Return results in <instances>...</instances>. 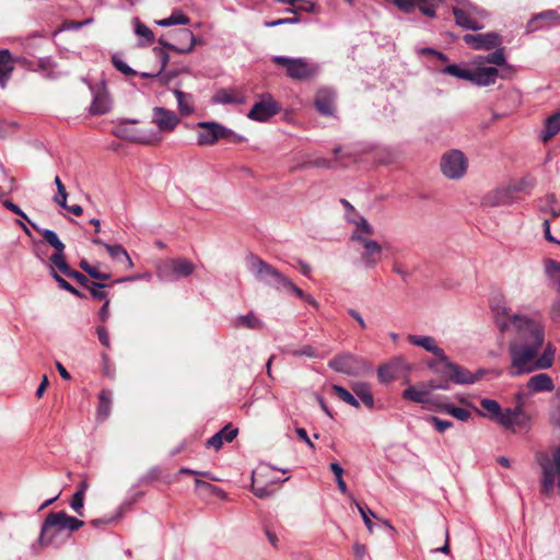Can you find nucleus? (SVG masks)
I'll return each mask as SVG.
<instances>
[{
    "mask_svg": "<svg viewBox=\"0 0 560 560\" xmlns=\"http://www.w3.org/2000/svg\"><path fill=\"white\" fill-rule=\"evenodd\" d=\"M173 93L177 101V108L182 116H189L194 113V97L190 93L174 89Z\"/></svg>",
    "mask_w": 560,
    "mask_h": 560,
    "instance_id": "nucleus-28",
    "label": "nucleus"
},
{
    "mask_svg": "<svg viewBox=\"0 0 560 560\" xmlns=\"http://www.w3.org/2000/svg\"><path fill=\"white\" fill-rule=\"evenodd\" d=\"M238 430L232 424H226L207 441V447L220 450L224 442H232L237 436Z\"/></svg>",
    "mask_w": 560,
    "mask_h": 560,
    "instance_id": "nucleus-20",
    "label": "nucleus"
},
{
    "mask_svg": "<svg viewBox=\"0 0 560 560\" xmlns=\"http://www.w3.org/2000/svg\"><path fill=\"white\" fill-rule=\"evenodd\" d=\"M213 103L215 104H243L244 97L235 95L228 89H221L213 95Z\"/></svg>",
    "mask_w": 560,
    "mask_h": 560,
    "instance_id": "nucleus-38",
    "label": "nucleus"
},
{
    "mask_svg": "<svg viewBox=\"0 0 560 560\" xmlns=\"http://www.w3.org/2000/svg\"><path fill=\"white\" fill-rule=\"evenodd\" d=\"M358 358L351 353H342L334 357L329 362L328 366L339 373L347 375L357 374Z\"/></svg>",
    "mask_w": 560,
    "mask_h": 560,
    "instance_id": "nucleus-16",
    "label": "nucleus"
},
{
    "mask_svg": "<svg viewBox=\"0 0 560 560\" xmlns=\"http://www.w3.org/2000/svg\"><path fill=\"white\" fill-rule=\"evenodd\" d=\"M452 13L455 19L456 25L464 30L479 31L483 27L478 21L471 19L465 9L453 7Z\"/></svg>",
    "mask_w": 560,
    "mask_h": 560,
    "instance_id": "nucleus-23",
    "label": "nucleus"
},
{
    "mask_svg": "<svg viewBox=\"0 0 560 560\" xmlns=\"http://www.w3.org/2000/svg\"><path fill=\"white\" fill-rule=\"evenodd\" d=\"M425 420H427V422L432 424L435 428V430L438 432H440V433H443L447 429L453 427V422L452 421L443 420V419H440L439 417H435V416H429Z\"/></svg>",
    "mask_w": 560,
    "mask_h": 560,
    "instance_id": "nucleus-53",
    "label": "nucleus"
},
{
    "mask_svg": "<svg viewBox=\"0 0 560 560\" xmlns=\"http://www.w3.org/2000/svg\"><path fill=\"white\" fill-rule=\"evenodd\" d=\"M545 273L548 280L556 288L557 292L560 294V261L553 259L545 260Z\"/></svg>",
    "mask_w": 560,
    "mask_h": 560,
    "instance_id": "nucleus-34",
    "label": "nucleus"
},
{
    "mask_svg": "<svg viewBox=\"0 0 560 560\" xmlns=\"http://www.w3.org/2000/svg\"><path fill=\"white\" fill-rule=\"evenodd\" d=\"M152 121L161 131H173L179 124L180 119L171 109L164 107H154Z\"/></svg>",
    "mask_w": 560,
    "mask_h": 560,
    "instance_id": "nucleus-14",
    "label": "nucleus"
},
{
    "mask_svg": "<svg viewBox=\"0 0 560 560\" xmlns=\"http://www.w3.org/2000/svg\"><path fill=\"white\" fill-rule=\"evenodd\" d=\"M357 506H358L359 513L364 522V525L366 526L369 532L372 533L374 524H373L371 517H376L374 512L368 505L358 504Z\"/></svg>",
    "mask_w": 560,
    "mask_h": 560,
    "instance_id": "nucleus-50",
    "label": "nucleus"
},
{
    "mask_svg": "<svg viewBox=\"0 0 560 560\" xmlns=\"http://www.w3.org/2000/svg\"><path fill=\"white\" fill-rule=\"evenodd\" d=\"M535 185H536L535 178L529 175H526V176L522 177L521 179H518L516 182H511L509 184L514 197H516V195L518 192H525V194L529 195L532 189L535 187Z\"/></svg>",
    "mask_w": 560,
    "mask_h": 560,
    "instance_id": "nucleus-36",
    "label": "nucleus"
},
{
    "mask_svg": "<svg viewBox=\"0 0 560 560\" xmlns=\"http://www.w3.org/2000/svg\"><path fill=\"white\" fill-rule=\"evenodd\" d=\"M133 22H135V33L144 39V42H141L140 45L144 46V45L152 44L155 39L153 32L145 24H143L139 20V18H135Z\"/></svg>",
    "mask_w": 560,
    "mask_h": 560,
    "instance_id": "nucleus-43",
    "label": "nucleus"
},
{
    "mask_svg": "<svg viewBox=\"0 0 560 560\" xmlns=\"http://www.w3.org/2000/svg\"><path fill=\"white\" fill-rule=\"evenodd\" d=\"M480 406L482 409H485L488 413H483L479 411L480 416L488 417L491 420L495 421L498 416L500 415L502 408L500 404L497 400L490 399V398H482L480 400Z\"/></svg>",
    "mask_w": 560,
    "mask_h": 560,
    "instance_id": "nucleus-40",
    "label": "nucleus"
},
{
    "mask_svg": "<svg viewBox=\"0 0 560 560\" xmlns=\"http://www.w3.org/2000/svg\"><path fill=\"white\" fill-rule=\"evenodd\" d=\"M537 460L542 470L541 490L548 494L553 489L556 476L560 486V445L553 451L552 458L541 455Z\"/></svg>",
    "mask_w": 560,
    "mask_h": 560,
    "instance_id": "nucleus-5",
    "label": "nucleus"
},
{
    "mask_svg": "<svg viewBox=\"0 0 560 560\" xmlns=\"http://www.w3.org/2000/svg\"><path fill=\"white\" fill-rule=\"evenodd\" d=\"M331 389L335 393V395L342 401L349 404L350 406H352L354 408L360 407V402H359L358 398L354 396V393L352 394L351 392H349L347 388H345L341 385H332Z\"/></svg>",
    "mask_w": 560,
    "mask_h": 560,
    "instance_id": "nucleus-42",
    "label": "nucleus"
},
{
    "mask_svg": "<svg viewBox=\"0 0 560 560\" xmlns=\"http://www.w3.org/2000/svg\"><path fill=\"white\" fill-rule=\"evenodd\" d=\"M526 387L530 393H549L555 389V383L550 375L539 373L527 381Z\"/></svg>",
    "mask_w": 560,
    "mask_h": 560,
    "instance_id": "nucleus-19",
    "label": "nucleus"
},
{
    "mask_svg": "<svg viewBox=\"0 0 560 560\" xmlns=\"http://www.w3.org/2000/svg\"><path fill=\"white\" fill-rule=\"evenodd\" d=\"M402 398L418 404H425L431 401L430 393L415 385H410L404 390Z\"/></svg>",
    "mask_w": 560,
    "mask_h": 560,
    "instance_id": "nucleus-35",
    "label": "nucleus"
},
{
    "mask_svg": "<svg viewBox=\"0 0 560 560\" xmlns=\"http://www.w3.org/2000/svg\"><path fill=\"white\" fill-rule=\"evenodd\" d=\"M560 131V112H556L550 115L544 125V129L540 135V139L546 142L555 137Z\"/></svg>",
    "mask_w": 560,
    "mask_h": 560,
    "instance_id": "nucleus-31",
    "label": "nucleus"
},
{
    "mask_svg": "<svg viewBox=\"0 0 560 560\" xmlns=\"http://www.w3.org/2000/svg\"><path fill=\"white\" fill-rule=\"evenodd\" d=\"M316 110L325 117H331L335 113L334 96L327 92H319L314 101Z\"/></svg>",
    "mask_w": 560,
    "mask_h": 560,
    "instance_id": "nucleus-26",
    "label": "nucleus"
},
{
    "mask_svg": "<svg viewBox=\"0 0 560 560\" xmlns=\"http://www.w3.org/2000/svg\"><path fill=\"white\" fill-rule=\"evenodd\" d=\"M280 104L270 94H266L259 102H256L249 109L247 117L254 121L265 122L279 114Z\"/></svg>",
    "mask_w": 560,
    "mask_h": 560,
    "instance_id": "nucleus-7",
    "label": "nucleus"
},
{
    "mask_svg": "<svg viewBox=\"0 0 560 560\" xmlns=\"http://www.w3.org/2000/svg\"><path fill=\"white\" fill-rule=\"evenodd\" d=\"M55 185L57 187V195L54 197L56 203L60 207H66L68 194L66 191V187L60 180L59 176L55 177Z\"/></svg>",
    "mask_w": 560,
    "mask_h": 560,
    "instance_id": "nucleus-51",
    "label": "nucleus"
},
{
    "mask_svg": "<svg viewBox=\"0 0 560 560\" xmlns=\"http://www.w3.org/2000/svg\"><path fill=\"white\" fill-rule=\"evenodd\" d=\"M281 289L289 290L290 292L294 293L301 300H304L307 295L302 289L296 287L288 277H287L285 281L283 282Z\"/></svg>",
    "mask_w": 560,
    "mask_h": 560,
    "instance_id": "nucleus-63",
    "label": "nucleus"
},
{
    "mask_svg": "<svg viewBox=\"0 0 560 560\" xmlns=\"http://www.w3.org/2000/svg\"><path fill=\"white\" fill-rule=\"evenodd\" d=\"M70 506L80 515L84 506V497L81 492H74L70 502Z\"/></svg>",
    "mask_w": 560,
    "mask_h": 560,
    "instance_id": "nucleus-64",
    "label": "nucleus"
},
{
    "mask_svg": "<svg viewBox=\"0 0 560 560\" xmlns=\"http://www.w3.org/2000/svg\"><path fill=\"white\" fill-rule=\"evenodd\" d=\"M454 364L443 351L442 355H435L428 362V368L435 374L451 378Z\"/></svg>",
    "mask_w": 560,
    "mask_h": 560,
    "instance_id": "nucleus-22",
    "label": "nucleus"
},
{
    "mask_svg": "<svg viewBox=\"0 0 560 560\" xmlns=\"http://www.w3.org/2000/svg\"><path fill=\"white\" fill-rule=\"evenodd\" d=\"M293 357H307V358H317V351L312 346H304L300 349L291 351Z\"/></svg>",
    "mask_w": 560,
    "mask_h": 560,
    "instance_id": "nucleus-62",
    "label": "nucleus"
},
{
    "mask_svg": "<svg viewBox=\"0 0 560 560\" xmlns=\"http://www.w3.org/2000/svg\"><path fill=\"white\" fill-rule=\"evenodd\" d=\"M463 40L475 50H491L502 44L501 36L495 32L485 34H465L463 36Z\"/></svg>",
    "mask_w": 560,
    "mask_h": 560,
    "instance_id": "nucleus-10",
    "label": "nucleus"
},
{
    "mask_svg": "<svg viewBox=\"0 0 560 560\" xmlns=\"http://www.w3.org/2000/svg\"><path fill=\"white\" fill-rule=\"evenodd\" d=\"M91 91L93 101L90 106V113L92 115H104L108 113L112 107V101L104 84L97 88H91Z\"/></svg>",
    "mask_w": 560,
    "mask_h": 560,
    "instance_id": "nucleus-15",
    "label": "nucleus"
},
{
    "mask_svg": "<svg viewBox=\"0 0 560 560\" xmlns=\"http://www.w3.org/2000/svg\"><path fill=\"white\" fill-rule=\"evenodd\" d=\"M402 364V360L397 359L395 361L388 362L378 366L377 376L381 382H390L398 377L399 368Z\"/></svg>",
    "mask_w": 560,
    "mask_h": 560,
    "instance_id": "nucleus-29",
    "label": "nucleus"
},
{
    "mask_svg": "<svg viewBox=\"0 0 560 560\" xmlns=\"http://www.w3.org/2000/svg\"><path fill=\"white\" fill-rule=\"evenodd\" d=\"M271 61L276 65L282 66L287 70V75L293 80H306L316 73V67L311 65L306 58H292L287 56L276 55L271 57Z\"/></svg>",
    "mask_w": 560,
    "mask_h": 560,
    "instance_id": "nucleus-4",
    "label": "nucleus"
},
{
    "mask_svg": "<svg viewBox=\"0 0 560 560\" xmlns=\"http://www.w3.org/2000/svg\"><path fill=\"white\" fill-rule=\"evenodd\" d=\"M176 35L180 39H186L187 46L172 44V43L167 42L166 39H164L163 37H160L158 39V43L162 46V49L165 48V49L178 52V54L191 52L197 44V39H196V36L194 35V33L188 28H182L176 32Z\"/></svg>",
    "mask_w": 560,
    "mask_h": 560,
    "instance_id": "nucleus-13",
    "label": "nucleus"
},
{
    "mask_svg": "<svg viewBox=\"0 0 560 560\" xmlns=\"http://www.w3.org/2000/svg\"><path fill=\"white\" fill-rule=\"evenodd\" d=\"M301 1L306 3V5L296 7V8H287V9H284V12L292 13V14H295V15L299 12H307V13L315 12L316 4H315L314 1H312V0H301Z\"/></svg>",
    "mask_w": 560,
    "mask_h": 560,
    "instance_id": "nucleus-56",
    "label": "nucleus"
},
{
    "mask_svg": "<svg viewBox=\"0 0 560 560\" xmlns=\"http://www.w3.org/2000/svg\"><path fill=\"white\" fill-rule=\"evenodd\" d=\"M349 221L354 223V225H355L354 232H357L358 234L372 235L374 233L373 226L362 215H358V219H349Z\"/></svg>",
    "mask_w": 560,
    "mask_h": 560,
    "instance_id": "nucleus-48",
    "label": "nucleus"
},
{
    "mask_svg": "<svg viewBox=\"0 0 560 560\" xmlns=\"http://www.w3.org/2000/svg\"><path fill=\"white\" fill-rule=\"evenodd\" d=\"M252 491L259 499H266L273 494V490L270 486H259L255 479L252 482Z\"/></svg>",
    "mask_w": 560,
    "mask_h": 560,
    "instance_id": "nucleus-54",
    "label": "nucleus"
},
{
    "mask_svg": "<svg viewBox=\"0 0 560 560\" xmlns=\"http://www.w3.org/2000/svg\"><path fill=\"white\" fill-rule=\"evenodd\" d=\"M222 140H225L229 143H242V142H245L247 139L244 136L238 135L235 131H233L232 129L224 126V132H223Z\"/></svg>",
    "mask_w": 560,
    "mask_h": 560,
    "instance_id": "nucleus-58",
    "label": "nucleus"
},
{
    "mask_svg": "<svg viewBox=\"0 0 560 560\" xmlns=\"http://www.w3.org/2000/svg\"><path fill=\"white\" fill-rule=\"evenodd\" d=\"M498 74L499 70L495 67H478L475 70H470L468 81L478 86H489L495 83Z\"/></svg>",
    "mask_w": 560,
    "mask_h": 560,
    "instance_id": "nucleus-18",
    "label": "nucleus"
},
{
    "mask_svg": "<svg viewBox=\"0 0 560 560\" xmlns=\"http://www.w3.org/2000/svg\"><path fill=\"white\" fill-rule=\"evenodd\" d=\"M246 262L249 271L255 276L257 281L272 287L276 290H281L287 277L277 268L254 254L247 256Z\"/></svg>",
    "mask_w": 560,
    "mask_h": 560,
    "instance_id": "nucleus-3",
    "label": "nucleus"
},
{
    "mask_svg": "<svg viewBox=\"0 0 560 560\" xmlns=\"http://www.w3.org/2000/svg\"><path fill=\"white\" fill-rule=\"evenodd\" d=\"M14 70L13 58L8 49H0V86L4 89Z\"/></svg>",
    "mask_w": 560,
    "mask_h": 560,
    "instance_id": "nucleus-25",
    "label": "nucleus"
},
{
    "mask_svg": "<svg viewBox=\"0 0 560 560\" xmlns=\"http://www.w3.org/2000/svg\"><path fill=\"white\" fill-rule=\"evenodd\" d=\"M517 428L529 429L530 428V417L529 416H513L512 432H516Z\"/></svg>",
    "mask_w": 560,
    "mask_h": 560,
    "instance_id": "nucleus-61",
    "label": "nucleus"
},
{
    "mask_svg": "<svg viewBox=\"0 0 560 560\" xmlns=\"http://www.w3.org/2000/svg\"><path fill=\"white\" fill-rule=\"evenodd\" d=\"M2 205L5 209H8L9 211L13 212L14 214L21 217L23 220H25L30 225H31V222H33L27 217V214L13 201L7 199V200L2 201Z\"/></svg>",
    "mask_w": 560,
    "mask_h": 560,
    "instance_id": "nucleus-55",
    "label": "nucleus"
},
{
    "mask_svg": "<svg viewBox=\"0 0 560 560\" xmlns=\"http://www.w3.org/2000/svg\"><path fill=\"white\" fill-rule=\"evenodd\" d=\"M560 25V14L556 10H545L536 13L526 24V31L533 33L542 28Z\"/></svg>",
    "mask_w": 560,
    "mask_h": 560,
    "instance_id": "nucleus-11",
    "label": "nucleus"
},
{
    "mask_svg": "<svg viewBox=\"0 0 560 560\" xmlns=\"http://www.w3.org/2000/svg\"><path fill=\"white\" fill-rule=\"evenodd\" d=\"M434 406L438 411L451 415L464 422L471 417V413L468 409L459 408L452 402H434Z\"/></svg>",
    "mask_w": 560,
    "mask_h": 560,
    "instance_id": "nucleus-30",
    "label": "nucleus"
},
{
    "mask_svg": "<svg viewBox=\"0 0 560 560\" xmlns=\"http://www.w3.org/2000/svg\"><path fill=\"white\" fill-rule=\"evenodd\" d=\"M443 73L455 77L457 79L468 81L470 78V70L466 68H462L456 63L447 65L443 70Z\"/></svg>",
    "mask_w": 560,
    "mask_h": 560,
    "instance_id": "nucleus-45",
    "label": "nucleus"
},
{
    "mask_svg": "<svg viewBox=\"0 0 560 560\" xmlns=\"http://www.w3.org/2000/svg\"><path fill=\"white\" fill-rule=\"evenodd\" d=\"M232 326L236 329L247 328L250 330H261L265 327V323L253 311H250L245 315L234 317Z\"/></svg>",
    "mask_w": 560,
    "mask_h": 560,
    "instance_id": "nucleus-21",
    "label": "nucleus"
},
{
    "mask_svg": "<svg viewBox=\"0 0 560 560\" xmlns=\"http://www.w3.org/2000/svg\"><path fill=\"white\" fill-rule=\"evenodd\" d=\"M106 288L105 283L102 282H92L91 285L88 288L90 291L92 298L97 301H105L107 299V294L102 289Z\"/></svg>",
    "mask_w": 560,
    "mask_h": 560,
    "instance_id": "nucleus-52",
    "label": "nucleus"
},
{
    "mask_svg": "<svg viewBox=\"0 0 560 560\" xmlns=\"http://www.w3.org/2000/svg\"><path fill=\"white\" fill-rule=\"evenodd\" d=\"M351 389L365 407L372 409L374 407V396L371 386L366 382H357L351 385Z\"/></svg>",
    "mask_w": 560,
    "mask_h": 560,
    "instance_id": "nucleus-27",
    "label": "nucleus"
},
{
    "mask_svg": "<svg viewBox=\"0 0 560 560\" xmlns=\"http://www.w3.org/2000/svg\"><path fill=\"white\" fill-rule=\"evenodd\" d=\"M196 126L201 129L197 133V144L199 147L213 145L223 139L224 125L218 121H198Z\"/></svg>",
    "mask_w": 560,
    "mask_h": 560,
    "instance_id": "nucleus-9",
    "label": "nucleus"
},
{
    "mask_svg": "<svg viewBox=\"0 0 560 560\" xmlns=\"http://www.w3.org/2000/svg\"><path fill=\"white\" fill-rule=\"evenodd\" d=\"M329 467H330V470L332 471V474L335 475L336 483H337L339 491L342 494L348 493L347 483L345 482V480L342 478L343 469L340 466V464L335 462V463H331Z\"/></svg>",
    "mask_w": 560,
    "mask_h": 560,
    "instance_id": "nucleus-46",
    "label": "nucleus"
},
{
    "mask_svg": "<svg viewBox=\"0 0 560 560\" xmlns=\"http://www.w3.org/2000/svg\"><path fill=\"white\" fill-rule=\"evenodd\" d=\"M91 241L95 245L103 246L114 259L120 260L121 258L127 257V250L119 244L110 245L100 237H93Z\"/></svg>",
    "mask_w": 560,
    "mask_h": 560,
    "instance_id": "nucleus-39",
    "label": "nucleus"
},
{
    "mask_svg": "<svg viewBox=\"0 0 560 560\" xmlns=\"http://www.w3.org/2000/svg\"><path fill=\"white\" fill-rule=\"evenodd\" d=\"M467 167V158L459 150H451L444 153L441 159V171L448 179H459L464 177Z\"/></svg>",
    "mask_w": 560,
    "mask_h": 560,
    "instance_id": "nucleus-6",
    "label": "nucleus"
},
{
    "mask_svg": "<svg viewBox=\"0 0 560 560\" xmlns=\"http://www.w3.org/2000/svg\"><path fill=\"white\" fill-rule=\"evenodd\" d=\"M171 269L172 272L177 277L185 278L194 272L195 267L191 261L187 259L177 258L171 261Z\"/></svg>",
    "mask_w": 560,
    "mask_h": 560,
    "instance_id": "nucleus-37",
    "label": "nucleus"
},
{
    "mask_svg": "<svg viewBox=\"0 0 560 560\" xmlns=\"http://www.w3.org/2000/svg\"><path fill=\"white\" fill-rule=\"evenodd\" d=\"M501 331L512 328L513 337L509 342L511 370L516 377L538 370H547L555 361V349L550 343L545 348L546 329L542 322L527 315L513 314L510 323L497 319Z\"/></svg>",
    "mask_w": 560,
    "mask_h": 560,
    "instance_id": "nucleus-1",
    "label": "nucleus"
},
{
    "mask_svg": "<svg viewBox=\"0 0 560 560\" xmlns=\"http://www.w3.org/2000/svg\"><path fill=\"white\" fill-rule=\"evenodd\" d=\"M408 341L413 346L423 348L434 357L443 354V349L436 345L434 338L431 336L409 335Z\"/></svg>",
    "mask_w": 560,
    "mask_h": 560,
    "instance_id": "nucleus-24",
    "label": "nucleus"
},
{
    "mask_svg": "<svg viewBox=\"0 0 560 560\" xmlns=\"http://www.w3.org/2000/svg\"><path fill=\"white\" fill-rule=\"evenodd\" d=\"M189 21V18L182 11H174L168 18L156 21V24L162 27H168L173 25H186Z\"/></svg>",
    "mask_w": 560,
    "mask_h": 560,
    "instance_id": "nucleus-41",
    "label": "nucleus"
},
{
    "mask_svg": "<svg viewBox=\"0 0 560 560\" xmlns=\"http://www.w3.org/2000/svg\"><path fill=\"white\" fill-rule=\"evenodd\" d=\"M486 374V370L478 369L475 373L468 369L454 364L450 381L458 385H470L481 380Z\"/></svg>",
    "mask_w": 560,
    "mask_h": 560,
    "instance_id": "nucleus-17",
    "label": "nucleus"
},
{
    "mask_svg": "<svg viewBox=\"0 0 560 560\" xmlns=\"http://www.w3.org/2000/svg\"><path fill=\"white\" fill-rule=\"evenodd\" d=\"M495 422H498L500 425L504 427L505 429H509V430L512 431V429H513V413L510 412L508 409L501 410V412L498 416Z\"/></svg>",
    "mask_w": 560,
    "mask_h": 560,
    "instance_id": "nucleus-57",
    "label": "nucleus"
},
{
    "mask_svg": "<svg viewBox=\"0 0 560 560\" xmlns=\"http://www.w3.org/2000/svg\"><path fill=\"white\" fill-rule=\"evenodd\" d=\"M516 201L509 185L489 191L482 198V205L487 207H500L512 205Z\"/></svg>",
    "mask_w": 560,
    "mask_h": 560,
    "instance_id": "nucleus-12",
    "label": "nucleus"
},
{
    "mask_svg": "<svg viewBox=\"0 0 560 560\" xmlns=\"http://www.w3.org/2000/svg\"><path fill=\"white\" fill-rule=\"evenodd\" d=\"M540 210L546 213H550L552 217L560 215V206L553 194H548L540 203Z\"/></svg>",
    "mask_w": 560,
    "mask_h": 560,
    "instance_id": "nucleus-44",
    "label": "nucleus"
},
{
    "mask_svg": "<svg viewBox=\"0 0 560 560\" xmlns=\"http://www.w3.org/2000/svg\"><path fill=\"white\" fill-rule=\"evenodd\" d=\"M112 63L113 66L119 71L121 72L122 74L127 75V77H130V75H136L137 74V71L133 70L130 66H128L124 60L122 58L120 57L119 54H114L112 56Z\"/></svg>",
    "mask_w": 560,
    "mask_h": 560,
    "instance_id": "nucleus-47",
    "label": "nucleus"
},
{
    "mask_svg": "<svg viewBox=\"0 0 560 560\" xmlns=\"http://www.w3.org/2000/svg\"><path fill=\"white\" fill-rule=\"evenodd\" d=\"M31 228L35 230L37 233L42 234L44 240L55 249V250H65L66 246L60 241L58 234L49 229H43L35 222H31Z\"/></svg>",
    "mask_w": 560,
    "mask_h": 560,
    "instance_id": "nucleus-32",
    "label": "nucleus"
},
{
    "mask_svg": "<svg viewBox=\"0 0 560 560\" xmlns=\"http://www.w3.org/2000/svg\"><path fill=\"white\" fill-rule=\"evenodd\" d=\"M84 525V522L68 515L65 511L59 512H50L44 523L42 524L40 534H39V544L48 546L52 545L55 538L62 532L69 530L73 533L81 528Z\"/></svg>",
    "mask_w": 560,
    "mask_h": 560,
    "instance_id": "nucleus-2",
    "label": "nucleus"
},
{
    "mask_svg": "<svg viewBox=\"0 0 560 560\" xmlns=\"http://www.w3.org/2000/svg\"><path fill=\"white\" fill-rule=\"evenodd\" d=\"M49 273L52 277V279L58 283L60 289L69 293L71 292L73 285L70 284L66 279H63L52 267H50Z\"/></svg>",
    "mask_w": 560,
    "mask_h": 560,
    "instance_id": "nucleus-60",
    "label": "nucleus"
},
{
    "mask_svg": "<svg viewBox=\"0 0 560 560\" xmlns=\"http://www.w3.org/2000/svg\"><path fill=\"white\" fill-rule=\"evenodd\" d=\"M351 241L362 245V261L366 268H374L382 259V246L374 240L368 238L357 232L351 235Z\"/></svg>",
    "mask_w": 560,
    "mask_h": 560,
    "instance_id": "nucleus-8",
    "label": "nucleus"
},
{
    "mask_svg": "<svg viewBox=\"0 0 560 560\" xmlns=\"http://www.w3.org/2000/svg\"><path fill=\"white\" fill-rule=\"evenodd\" d=\"M494 49L495 50L486 56L483 60L486 62L494 63L497 66H504L506 63V58L503 51V47L499 46Z\"/></svg>",
    "mask_w": 560,
    "mask_h": 560,
    "instance_id": "nucleus-49",
    "label": "nucleus"
},
{
    "mask_svg": "<svg viewBox=\"0 0 560 560\" xmlns=\"http://www.w3.org/2000/svg\"><path fill=\"white\" fill-rule=\"evenodd\" d=\"M300 22H301L300 16H293V18L278 19V20H273V21H266L264 23V25L266 27H276V26L285 25V24H298Z\"/></svg>",
    "mask_w": 560,
    "mask_h": 560,
    "instance_id": "nucleus-59",
    "label": "nucleus"
},
{
    "mask_svg": "<svg viewBox=\"0 0 560 560\" xmlns=\"http://www.w3.org/2000/svg\"><path fill=\"white\" fill-rule=\"evenodd\" d=\"M113 393L109 389H102L98 394L97 419L106 420L110 415Z\"/></svg>",
    "mask_w": 560,
    "mask_h": 560,
    "instance_id": "nucleus-33",
    "label": "nucleus"
}]
</instances>
